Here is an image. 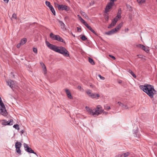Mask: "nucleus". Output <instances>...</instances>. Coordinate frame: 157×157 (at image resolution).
<instances>
[{
  "mask_svg": "<svg viewBox=\"0 0 157 157\" xmlns=\"http://www.w3.org/2000/svg\"><path fill=\"white\" fill-rule=\"evenodd\" d=\"M46 44L47 46L51 49L65 56H69L68 52L64 47L60 46L58 47L56 45L51 44L49 42L46 41Z\"/></svg>",
  "mask_w": 157,
  "mask_h": 157,
  "instance_id": "f257e3e1",
  "label": "nucleus"
},
{
  "mask_svg": "<svg viewBox=\"0 0 157 157\" xmlns=\"http://www.w3.org/2000/svg\"><path fill=\"white\" fill-rule=\"evenodd\" d=\"M140 88L146 93L151 98H153L154 95L156 93V91L154 89L153 86L148 84L140 86Z\"/></svg>",
  "mask_w": 157,
  "mask_h": 157,
  "instance_id": "f03ea898",
  "label": "nucleus"
},
{
  "mask_svg": "<svg viewBox=\"0 0 157 157\" xmlns=\"http://www.w3.org/2000/svg\"><path fill=\"white\" fill-rule=\"evenodd\" d=\"M0 113L4 116H6L8 115L4 104L2 102L1 98L0 97Z\"/></svg>",
  "mask_w": 157,
  "mask_h": 157,
  "instance_id": "7ed1b4c3",
  "label": "nucleus"
},
{
  "mask_svg": "<svg viewBox=\"0 0 157 157\" xmlns=\"http://www.w3.org/2000/svg\"><path fill=\"white\" fill-rule=\"evenodd\" d=\"M103 109H102V107L100 105H98L97 106L96 108L94 109V116H98L99 114L103 112Z\"/></svg>",
  "mask_w": 157,
  "mask_h": 157,
  "instance_id": "20e7f679",
  "label": "nucleus"
},
{
  "mask_svg": "<svg viewBox=\"0 0 157 157\" xmlns=\"http://www.w3.org/2000/svg\"><path fill=\"white\" fill-rule=\"evenodd\" d=\"M56 6L57 7L59 10H65L68 11L70 10V8L65 5H59L58 4H55Z\"/></svg>",
  "mask_w": 157,
  "mask_h": 157,
  "instance_id": "39448f33",
  "label": "nucleus"
},
{
  "mask_svg": "<svg viewBox=\"0 0 157 157\" xmlns=\"http://www.w3.org/2000/svg\"><path fill=\"white\" fill-rule=\"evenodd\" d=\"M23 145L26 151L29 153H33L37 155L36 153L31 147H29L27 144L24 143Z\"/></svg>",
  "mask_w": 157,
  "mask_h": 157,
  "instance_id": "423d86ee",
  "label": "nucleus"
},
{
  "mask_svg": "<svg viewBox=\"0 0 157 157\" xmlns=\"http://www.w3.org/2000/svg\"><path fill=\"white\" fill-rule=\"evenodd\" d=\"M21 145V144L20 142H17L15 143V147L16 148L17 152L19 154H21V151L20 150Z\"/></svg>",
  "mask_w": 157,
  "mask_h": 157,
  "instance_id": "0eeeda50",
  "label": "nucleus"
},
{
  "mask_svg": "<svg viewBox=\"0 0 157 157\" xmlns=\"http://www.w3.org/2000/svg\"><path fill=\"white\" fill-rule=\"evenodd\" d=\"M45 4L49 8L53 14L55 16L56 15V12L53 6L51 5L50 3L49 2L46 1L45 2Z\"/></svg>",
  "mask_w": 157,
  "mask_h": 157,
  "instance_id": "6e6552de",
  "label": "nucleus"
},
{
  "mask_svg": "<svg viewBox=\"0 0 157 157\" xmlns=\"http://www.w3.org/2000/svg\"><path fill=\"white\" fill-rule=\"evenodd\" d=\"M113 5V2H109L107 4L105 8V13H107L109 11V10L112 8Z\"/></svg>",
  "mask_w": 157,
  "mask_h": 157,
  "instance_id": "1a4fd4ad",
  "label": "nucleus"
},
{
  "mask_svg": "<svg viewBox=\"0 0 157 157\" xmlns=\"http://www.w3.org/2000/svg\"><path fill=\"white\" fill-rule=\"evenodd\" d=\"M4 121L2 123V124L3 125H13V119H10L9 121H6L5 120H4Z\"/></svg>",
  "mask_w": 157,
  "mask_h": 157,
  "instance_id": "9d476101",
  "label": "nucleus"
},
{
  "mask_svg": "<svg viewBox=\"0 0 157 157\" xmlns=\"http://www.w3.org/2000/svg\"><path fill=\"white\" fill-rule=\"evenodd\" d=\"M86 110L90 114L94 116V109L92 110L89 108L88 106H86L85 107Z\"/></svg>",
  "mask_w": 157,
  "mask_h": 157,
  "instance_id": "9b49d317",
  "label": "nucleus"
},
{
  "mask_svg": "<svg viewBox=\"0 0 157 157\" xmlns=\"http://www.w3.org/2000/svg\"><path fill=\"white\" fill-rule=\"evenodd\" d=\"M56 38V40H57L58 41L61 42L63 43L64 44H66V42L64 41L63 39L60 37L59 35H57V36Z\"/></svg>",
  "mask_w": 157,
  "mask_h": 157,
  "instance_id": "f8f14e48",
  "label": "nucleus"
},
{
  "mask_svg": "<svg viewBox=\"0 0 157 157\" xmlns=\"http://www.w3.org/2000/svg\"><path fill=\"white\" fill-rule=\"evenodd\" d=\"M116 32V29H113L110 31L105 33V34L107 35H110Z\"/></svg>",
  "mask_w": 157,
  "mask_h": 157,
  "instance_id": "ddd939ff",
  "label": "nucleus"
},
{
  "mask_svg": "<svg viewBox=\"0 0 157 157\" xmlns=\"http://www.w3.org/2000/svg\"><path fill=\"white\" fill-rule=\"evenodd\" d=\"M7 83H8V85L11 88H12L13 87V85H14V82L12 80L10 79L7 81Z\"/></svg>",
  "mask_w": 157,
  "mask_h": 157,
  "instance_id": "4468645a",
  "label": "nucleus"
},
{
  "mask_svg": "<svg viewBox=\"0 0 157 157\" xmlns=\"http://www.w3.org/2000/svg\"><path fill=\"white\" fill-rule=\"evenodd\" d=\"M65 91L68 98L70 99H72L73 98V97L72 96L69 90L68 89H66Z\"/></svg>",
  "mask_w": 157,
  "mask_h": 157,
  "instance_id": "2eb2a0df",
  "label": "nucleus"
},
{
  "mask_svg": "<svg viewBox=\"0 0 157 157\" xmlns=\"http://www.w3.org/2000/svg\"><path fill=\"white\" fill-rule=\"evenodd\" d=\"M40 63L42 67L43 68L44 74H46L47 73V69L45 64L42 62H40Z\"/></svg>",
  "mask_w": 157,
  "mask_h": 157,
  "instance_id": "dca6fc26",
  "label": "nucleus"
},
{
  "mask_svg": "<svg viewBox=\"0 0 157 157\" xmlns=\"http://www.w3.org/2000/svg\"><path fill=\"white\" fill-rule=\"evenodd\" d=\"M121 8L119 9L118 11V13H117V15L116 17H117L118 18V19H120L121 18Z\"/></svg>",
  "mask_w": 157,
  "mask_h": 157,
  "instance_id": "f3484780",
  "label": "nucleus"
},
{
  "mask_svg": "<svg viewBox=\"0 0 157 157\" xmlns=\"http://www.w3.org/2000/svg\"><path fill=\"white\" fill-rule=\"evenodd\" d=\"M100 96L99 94H91V95H90V97H91V98H96V97H97V98L99 97Z\"/></svg>",
  "mask_w": 157,
  "mask_h": 157,
  "instance_id": "a211bd4d",
  "label": "nucleus"
},
{
  "mask_svg": "<svg viewBox=\"0 0 157 157\" xmlns=\"http://www.w3.org/2000/svg\"><path fill=\"white\" fill-rule=\"evenodd\" d=\"M118 20V18L117 17H115L112 20L111 23H112L113 25L114 26L116 24Z\"/></svg>",
  "mask_w": 157,
  "mask_h": 157,
  "instance_id": "6ab92c4d",
  "label": "nucleus"
},
{
  "mask_svg": "<svg viewBox=\"0 0 157 157\" xmlns=\"http://www.w3.org/2000/svg\"><path fill=\"white\" fill-rule=\"evenodd\" d=\"M123 24V23L121 22L114 29H116V32L117 31V30L121 29L122 26Z\"/></svg>",
  "mask_w": 157,
  "mask_h": 157,
  "instance_id": "aec40b11",
  "label": "nucleus"
},
{
  "mask_svg": "<svg viewBox=\"0 0 157 157\" xmlns=\"http://www.w3.org/2000/svg\"><path fill=\"white\" fill-rule=\"evenodd\" d=\"M57 36V35H55L53 33H51L50 34V37L53 40H56V37Z\"/></svg>",
  "mask_w": 157,
  "mask_h": 157,
  "instance_id": "412c9836",
  "label": "nucleus"
},
{
  "mask_svg": "<svg viewBox=\"0 0 157 157\" xmlns=\"http://www.w3.org/2000/svg\"><path fill=\"white\" fill-rule=\"evenodd\" d=\"M80 13L81 15L83 16L86 18L87 19H88L89 18L88 17L85 12L81 11Z\"/></svg>",
  "mask_w": 157,
  "mask_h": 157,
  "instance_id": "4be33fe9",
  "label": "nucleus"
},
{
  "mask_svg": "<svg viewBox=\"0 0 157 157\" xmlns=\"http://www.w3.org/2000/svg\"><path fill=\"white\" fill-rule=\"evenodd\" d=\"M144 47L142 48V49L146 52L147 53H148L149 52V48L148 47H146L144 45Z\"/></svg>",
  "mask_w": 157,
  "mask_h": 157,
  "instance_id": "5701e85b",
  "label": "nucleus"
},
{
  "mask_svg": "<svg viewBox=\"0 0 157 157\" xmlns=\"http://www.w3.org/2000/svg\"><path fill=\"white\" fill-rule=\"evenodd\" d=\"M27 42V39L26 38H24L21 39L20 42L22 45L25 44Z\"/></svg>",
  "mask_w": 157,
  "mask_h": 157,
  "instance_id": "b1692460",
  "label": "nucleus"
},
{
  "mask_svg": "<svg viewBox=\"0 0 157 157\" xmlns=\"http://www.w3.org/2000/svg\"><path fill=\"white\" fill-rule=\"evenodd\" d=\"M88 29H89L91 32H92L93 33L95 34L96 36H98L97 34L96 33V32L94 31V30L92 29V28L89 25L88 27L87 28Z\"/></svg>",
  "mask_w": 157,
  "mask_h": 157,
  "instance_id": "393cba45",
  "label": "nucleus"
},
{
  "mask_svg": "<svg viewBox=\"0 0 157 157\" xmlns=\"http://www.w3.org/2000/svg\"><path fill=\"white\" fill-rule=\"evenodd\" d=\"M128 72L130 73L134 78H136V75L131 70H129L128 71Z\"/></svg>",
  "mask_w": 157,
  "mask_h": 157,
  "instance_id": "a878e982",
  "label": "nucleus"
},
{
  "mask_svg": "<svg viewBox=\"0 0 157 157\" xmlns=\"http://www.w3.org/2000/svg\"><path fill=\"white\" fill-rule=\"evenodd\" d=\"M89 61L91 64L93 65L95 64V63L93 59L90 58H89Z\"/></svg>",
  "mask_w": 157,
  "mask_h": 157,
  "instance_id": "bb28decb",
  "label": "nucleus"
},
{
  "mask_svg": "<svg viewBox=\"0 0 157 157\" xmlns=\"http://www.w3.org/2000/svg\"><path fill=\"white\" fill-rule=\"evenodd\" d=\"M59 23L60 24V26L62 27H63V28H65V25L62 21H59Z\"/></svg>",
  "mask_w": 157,
  "mask_h": 157,
  "instance_id": "cd10ccee",
  "label": "nucleus"
},
{
  "mask_svg": "<svg viewBox=\"0 0 157 157\" xmlns=\"http://www.w3.org/2000/svg\"><path fill=\"white\" fill-rule=\"evenodd\" d=\"M81 39L83 41H85L87 40V38L85 35H83L81 37Z\"/></svg>",
  "mask_w": 157,
  "mask_h": 157,
  "instance_id": "c85d7f7f",
  "label": "nucleus"
},
{
  "mask_svg": "<svg viewBox=\"0 0 157 157\" xmlns=\"http://www.w3.org/2000/svg\"><path fill=\"white\" fill-rule=\"evenodd\" d=\"M13 127L15 128L16 129H17V130H19V126L18 124H14L13 126Z\"/></svg>",
  "mask_w": 157,
  "mask_h": 157,
  "instance_id": "c756f323",
  "label": "nucleus"
},
{
  "mask_svg": "<svg viewBox=\"0 0 157 157\" xmlns=\"http://www.w3.org/2000/svg\"><path fill=\"white\" fill-rule=\"evenodd\" d=\"M104 17H105V20L107 21H108L109 20V18L108 14H105L104 15Z\"/></svg>",
  "mask_w": 157,
  "mask_h": 157,
  "instance_id": "7c9ffc66",
  "label": "nucleus"
},
{
  "mask_svg": "<svg viewBox=\"0 0 157 157\" xmlns=\"http://www.w3.org/2000/svg\"><path fill=\"white\" fill-rule=\"evenodd\" d=\"M78 17H79V19L80 20L81 22L82 23H83L84 21H85L79 15H78Z\"/></svg>",
  "mask_w": 157,
  "mask_h": 157,
  "instance_id": "2f4dec72",
  "label": "nucleus"
},
{
  "mask_svg": "<svg viewBox=\"0 0 157 157\" xmlns=\"http://www.w3.org/2000/svg\"><path fill=\"white\" fill-rule=\"evenodd\" d=\"M91 90H87L86 91V94L90 97V95H91L93 93H91Z\"/></svg>",
  "mask_w": 157,
  "mask_h": 157,
  "instance_id": "473e14b6",
  "label": "nucleus"
},
{
  "mask_svg": "<svg viewBox=\"0 0 157 157\" xmlns=\"http://www.w3.org/2000/svg\"><path fill=\"white\" fill-rule=\"evenodd\" d=\"M123 108L124 109H128V107L127 105H125L123 104H122V106Z\"/></svg>",
  "mask_w": 157,
  "mask_h": 157,
  "instance_id": "72a5a7b5",
  "label": "nucleus"
},
{
  "mask_svg": "<svg viewBox=\"0 0 157 157\" xmlns=\"http://www.w3.org/2000/svg\"><path fill=\"white\" fill-rule=\"evenodd\" d=\"M33 52L36 54H37V50L36 48H33Z\"/></svg>",
  "mask_w": 157,
  "mask_h": 157,
  "instance_id": "f704fd0d",
  "label": "nucleus"
},
{
  "mask_svg": "<svg viewBox=\"0 0 157 157\" xmlns=\"http://www.w3.org/2000/svg\"><path fill=\"white\" fill-rule=\"evenodd\" d=\"M130 154V153L128 152H127L123 154L124 157H126L128 156Z\"/></svg>",
  "mask_w": 157,
  "mask_h": 157,
  "instance_id": "c9c22d12",
  "label": "nucleus"
},
{
  "mask_svg": "<svg viewBox=\"0 0 157 157\" xmlns=\"http://www.w3.org/2000/svg\"><path fill=\"white\" fill-rule=\"evenodd\" d=\"M12 17L15 19H17V15L15 13H13L12 15Z\"/></svg>",
  "mask_w": 157,
  "mask_h": 157,
  "instance_id": "e433bc0d",
  "label": "nucleus"
},
{
  "mask_svg": "<svg viewBox=\"0 0 157 157\" xmlns=\"http://www.w3.org/2000/svg\"><path fill=\"white\" fill-rule=\"evenodd\" d=\"M137 46L138 47L141 48V49L142 47H144V45L141 44H139L137 45Z\"/></svg>",
  "mask_w": 157,
  "mask_h": 157,
  "instance_id": "4c0bfd02",
  "label": "nucleus"
},
{
  "mask_svg": "<svg viewBox=\"0 0 157 157\" xmlns=\"http://www.w3.org/2000/svg\"><path fill=\"white\" fill-rule=\"evenodd\" d=\"M138 132L137 131V130H136L134 132V134L135 135H134V136L135 137H137L138 136L137 134V133H138ZM138 136L139 137V135H138Z\"/></svg>",
  "mask_w": 157,
  "mask_h": 157,
  "instance_id": "58836bf2",
  "label": "nucleus"
},
{
  "mask_svg": "<svg viewBox=\"0 0 157 157\" xmlns=\"http://www.w3.org/2000/svg\"><path fill=\"white\" fill-rule=\"evenodd\" d=\"M78 89L80 91H83L84 90L80 86H78L77 87Z\"/></svg>",
  "mask_w": 157,
  "mask_h": 157,
  "instance_id": "ea45409f",
  "label": "nucleus"
},
{
  "mask_svg": "<svg viewBox=\"0 0 157 157\" xmlns=\"http://www.w3.org/2000/svg\"><path fill=\"white\" fill-rule=\"evenodd\" d=\"M114 26L113 25L112 23H111L108 26V28L110 29L113 27Z\"/></svg>",
  "mask_w": 157,
  "mask_h": 157,
  "instance_id": "a19ab883",
  "label": "nucleus"
},
{
  "mask_svg": "<svg viewBox=\"0 0 157 157\" xmlns=\"http://www.w3.org/2000/svg\"><path fill=\"white\" fill-rule=\"evenodd\" d=\"M83 24H84V25L87 27V28L88 26H89V25H88V24L86 22V21H84V22L83 23Z\"/></svg>",
  "mask_w": 157,
  "mask_h": 157,
  "instance_id": "79ce46f5",
  "label": "nucleus"
},
{
  "mask_svg": "<svg viewBox=\"0 0 157 157\" xmlns=\"http://www.w3.org/2000/svg\"><path fill=\"white\" fill-rule=\"evenodd\" d=\"M98 77L101 79L104 80L105 79V78L104 77L100 75H98Z\"/></svg>",
  "mask_w": 157,
  "mask_h": 157,
  "instance_id": "37998d69",
  "label": "nucleus"
},
{
  "mask_svg": "<svg viewBox=\"0 0 157 157\" xmlns=\"http://www.w3.org/2000/svg\"><path fill=\"white\" fill-rule=\"evenodd\" d=\"M21 45H22V44L20 42L17 45V47L18 48H19L21 46Z\"/></svg>",
  "mask_w": 157,
  "mask_h": 157,
  "instance_id": "c03bdc74",
  "label": "nucleus"
},
{
  "mask_svg": "<svg viewBox=\"0 0 157 157\" xmlns=\"http://www.w3.org/2000/svg\"><path fill=\"white\" fill-rule=\"evenodd\" d=\"M146 2V0H141V3H140L139 4H141L142 3L145 2Z\"/></svg>",
  "mask_w": 157,
  "mask_h": 157,
  "instance_id": "a18cd8bd",
  "label": "nucleus"
},
{
  "mask_svg": "<svg viewBox=\"0 0 157 157\" xmlns=\"http://www.w3.org/2000/svg\"><path fill=\"white\" fill-rule=\"evenodd\" d=\"M77 31L78 32H81V28H79V27H77Z\"/></svg>",
  "mask_w": 157,
  "mask_h": 157,
  "instance_id": "49530a36",
  "label": "nucleus"
},
{
  "mask_svg": "<svg viewBox=\"0 0 157 157\" xmlns=\"http://www.w3.org/2000/svg\"><path fill=\"white\" fill-rule=\"evenodd\" d=\"M105 109L109 110L110 109V107L109 106H105Z\"/></svg>",
  "mask_w": 157,
  "mask_h": 157,
  "instance_id": "de8ad7c7",
  "label": "nucleus"
},
{
  "mask_svg": "<svg viewBox=\"0 0 157 157\" xmlns=\"http://www.w3.org/2000/svg\"><path fill=\"white\" fill-rule=\"evenodd\" d=\"M109 56L112 58L113 59H116L115 57L113 56L110 55Z\"/></svg>",
  "mask_w": 157,
  "mask_h": 157,
  "instance_id": "09e8293b",
  "label": "nucleus"
},
{
  "mask_svg": "<svg viewBox=\"0 0 157 157\" xmlns=\"http://www.w3.org/2000/svg\"><path fill=\"white\" fill-rule=\"evenodd\" d=\"M102 113H103V114H105V115H107L108 114V112L104 111V110H103V112H102Z\"/></svg>",
  "mask_w": 157,
  "mask_h": 157,
  "instance_id": "8fccbe9b",
  "label": "nucleus"
},
{
  "mask_svg": "<svg viewBox=\"0 0 157 157\" xmlns=\"http://www.w3.org/2000/svg\"><path fill=\"white\" fill-rule=\"evenodd\" d=\"M124 155H123V154H122V155H119L117 157H124Z\"/></svg>",
  "mask_w": 157,
  "mask_h": 157,
  "instance_id": "3c124183",
  "label": "nucleus"
},
{
  "mask_svg": "<svg viewBox=\"0 0 157 157\" xmlns=\"http://www.w3.org/2000/svg\"><path fill=\"white\" fill-rule=\"evenodd\" d=\"M3 1H4L5 2H6V3H8V2H9V0H3Z\"/></svg>",
  "mask_w": 157,
  "mask_h": 157,
  "instance_id": "603ef678",
  "label": "nucleus"
},
{
  "mask_svg": "<svg viewBox=\"0 0 157 157\" xmlns=\"http://www.w3.org/2000/svg\"><path fill=\"white\" fill-rule=\"evenodd\" d=\"M117 0H111L110 1V2H113V5L114 4V1H116Z\"/></svg>",
  "mask_w": 157,
  "mask_h": 157,
  "instance_id": "864d4df0",
  "label": "nucleus"
},
{
  "mask_svg": "<svg viewBox=\"0 0 157 157\" xmlns=\"http://www.w3.org/2000/svg\"><path fill=\"white\" fill-rule=\"evenodd\" d=\"M118 103L119 105H121V106H122V104H123L122 103L120 102H118Z\"/></svg>",
  "mask_w": 157,
  "mask_h": 157,
  "instance_id": "5fc2aeb1",
  "label": "nucleus"
},
{
  "mask_svg": "<svg viewBox=\"0 0 157 157\" xmlns=\"http://www.w3.org/2000/svg\"><path fill=\"white\" fill-rule=\"evenodd\" d=\"M141 0H137V2L139 4L140 3H141L140 2Z\"/></svg>",
  "mask_w": 157,
  "mask_h": 157,
  "instance_id": "6e6d98bb",
  "label": "nucleus"
},
{
  "mask_svg": "<svg viewBox=\"0 0 157 157\" xmlns=\"http://www.w3.org/2000/svg\"><path fill=\"white\" fill-rule=\"evenodd\" d=\"M24 131L23 130H22L21 131V134H23L24 133Z\"/></svg>",
  "mask_w": 157,
  "mask_h": 157,
  "instance_id": "4d7b16f0",
  "label": "nucleus"
},
{
  "mask_svg": "<svg viewBox=\"0 0 157 157\" xmlns=\"http://www.w3.org/2000/svg\"><path fill=\"white\" fill-rule=\"evenodd\" d=\"M90 87H91L92 88H93L94 87V85H93L92 84H91L90 85Z\"/></svg>",
  "mask_w": 157,
  "mask_h": 157,
  "instance_id": "13d9d810",
  "label": "nucleus"
},
{
  "mask_svg": "<svg viewBox=\"0 0 157 157\" xmlns=\"http://www.w3.org/2000/svg\"><path fill=\"white\" fill-rule=\"evenodd\" d=\"M127 8H128V7H129L130 8H131V7L130 5H128V6L127 5Z\"/></svg>",
  "mask_w": 157,
  "mask_h": 157,
  "instance_id": "bf43d9fd",
  "label": "nucleus"
},
{
  "mask_svg": "<svg viewBox=\"0 0 157 157\" xmlns=\"http://www.w3.org/2000/svg\"><path fill=\"white\" fill-rule=\"evenodd\" d=\"M122 81H121V82H119V83H121V82Z\"/></svg>",
  "mask_w": 157,
  "mask_h": 157,
  "instance_id": "052dcab7",
  "label": "nucleus"
},
{
  "mask_svg": "<svg viewBox=\"0 0 157 157\" xmlns=\"http://www.w3.org/2000/svg\"><path fill=\"white\" fill-rule=\"evenodd\" d=\"M67 18V17H65V18Z\"/></svg>",
  "mask_w": 157,
  "mask_h": 157,
  "instance_id": "680f3d73",
  "label": "nucleus"
},
{
  "mask_svg": "<svg viewBox=\"0 0 157 157\" xmlns=\"http://www.w3.org/2000/svg\"><path fill=\"white\" fill-rule=\"evenodd\" d=\"M73 36H74V37H75V36L74 35H73Z\"/></svg>",
  "mask_w": 157,
  "mask_h": 157,
  "instance_id": "e2e57ef3",
  "label": "nucleus"
},
{
  "mask_svg": "<svg viewBox=\"0 0 157 157\" xmlns=\"http://www.w3.org/2000/svg\"><path fill=\"white\" fill-rule=\"evenodd\" d=\"M13 76L14 77V75H13Z\"/></svg>",
  "mask_w": 157,
  "mask_h": 157,
  "instance_id": "0e129e2a",
  "label": "nucleus"
}]
</instances>
